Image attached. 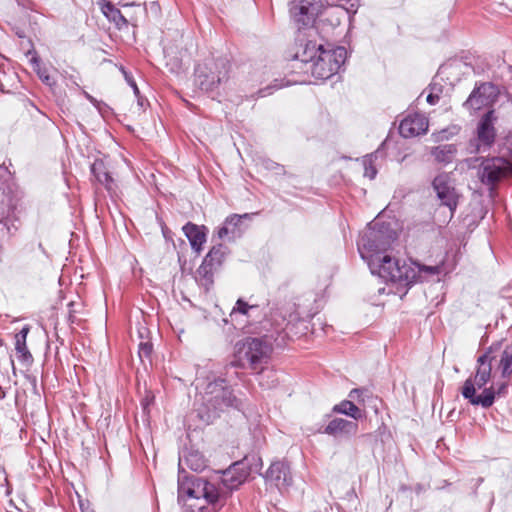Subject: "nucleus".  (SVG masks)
Instances as JSON below:
<instances>
[{
    "label": "nucleus",
    "instance_id": "nucleus-7",
    "mask_svg": "<svg viewBox=\"0 0 512 512\" xmlns=\"http://www.w3.org/2000/svg\"><path fill=\"white\" fill-rule=\"evenodd\" d=\"M229 78V63L219 58L199 64L195 68V85L206 93H213Z\"/></svg>",
    "mask_w": 512,
    "mask_h": 512
},
{
    "label": "nucleus",
    "instance_id": "nucleus-14",
    "mask_svg": "<svg viewBox=\"0 0 512 512\" xmlns=\"http://www.w3.org/2000/svg\"><path fill=\"white\" fill-rule=\"evenodd\" d=\"M507 390V382H500L496 386L484 388L480 394H477L474 393V386L469 382L465 389H461V394L471 405L489 408L494 404L496 397L506 396Z\"/></svg>",
    "mask_w": 512,
    "mask_h": 512
},
{
    "label": "nucleus",
    "instance_id": "nucleus-17",
    "mask_svg": "<svg viewBox=\"0 0 512 512\" xmlns=\"http://www.w3.org/2000/svg\"><path fill=\"white\" fill-rule=\"evenodd\" d=\"M263 477L267 485L274 486L278 490L287 488L292 484L290 467L284 461L272 462Z\"/></svg>",
    "mask_w": 512,
    "mask_h": 512
},
{
    "label": "nucleus",
    "instance_id": "nucleus-39",
    "mask_svg": "<svg viewBox=\"0 0 512 512\" xmlns=\"http://www.w3.org/2000/svg\"><path fill=\"white\" fill-rule=\"evenodd\" d=\"M153 351V346L150 342H141L139 344V357L141 359L143 358H150Z\"/></svg>",
    "mask_w": 512,
    "mask_h": 512
},
{
    "label": "nucleus",
    "instance_id": "nucleus-24",
    "mask_svg": "<svg viewBox=\"0 0 512 512\" xmlns=\"http://www.w3.org/2000/svg\"><path fill=\"white\" fill-rule=\"evenodd\" d=\"M91 173L95 177V179L101 185H103L109 192L114 190V180L111 177L102 159H96L91 164Z\"/></svg>",
    "mask_w": 512,
    "mask_h": 512
},
{
    "label": "nucleus",
    "instance_id": "nucleus-19",
    "mask_svg": "<svg viewBox=\"0 0 512 512\" xmlns=\"http://www.w3.org/2000/svg\"><path fill=\"white\" fill-rule=\"evenodd\" d=\"M428 130V120L421 114L406 116L399 125V133L404 138H412L425 134Z\"/></svg>",
    "mask_w": 512,
    "mask_h": 512
},
{
    "label": "nucleus",
    "instance_id": "nucleus-37",
    "mask_svg": "<svg viewBox=\"0 0 512 512\" xmlns=\"http://www.w3.org/2000/svg\"><path fill=\"white\" fill-rule=\"evenodd\" d=\"M263 167L267 171H273L275 175H283L285 173L284 166L266 158L258 159V166Z\"/></svg>",
    "mask_w": 512,
    "mask_h": 512
},
{
    "label": "nucleus",
    "instance_id": "nucleus-29",
    "mask_svg": "<svg viewBox=\"0 0 512 512\" xmlns=\"http://www.w3.org/2000/svg\"><path fill=\"white\" fill-rule=\"evenodd\" d=\"M102 11L109 21L113 22L119 29L128 24L121 11L109 1L103 4Z\"/></svg>",
    "mask_w": 512,
    "mask_h": 512
},
{
    "label": "nucleus",
    "instance_id": "nucleus-8",
    "mask_svg": "<svg viewBox=\"0 0 512 512\" xmlns=\"http://www.w3.org/2000/svg\"><path fill=\"white\" fill-rule=\"evenodd\" d=\"M184 496L196 500L203 498L209 504H216L220 498V491L214 484L202 477L196 475L186 476L180 472L178 477L179 503L184 500Z\"/></svg>",
    "mask_w": 512,
    "mask_h": 512
},
{
    "label": "nucleus",
    "instance_id": "nucleus-48",
    "mask_svg": "<svg viewBox=\"0 0 512 512\" xmlns=\"http://www.w3.org/2000/svg\"><path fill=\"white\" fill-rule=\"evenodd\" d=\"M85 94V97L93 104L96 103V99L94 97H92L90 94H88L87 92L84 93Z\"/></svg>",
    "mask_w": 512,
    "mask_h": 512
},
{
    "label": "nucleus",
    "instance_id": "nucleus-5",
    "mask_svg": "<svg viewBox=\"0 0 512 512\" xmlns=\"http://www.w3.org/2000/svg\"><path fill=\"white\" fill-rule=\"evenodd\" d=\"M370 269L371 274L378 276L385 283L398 284L404 288H409L413 285L415 279V272L409 265L404 263L400 265L398 259L392 258L386 253L373 257L365 261Z\"/></svg>",
    "mask_w": 512,
    "mask_h": 512
},
{
    "label": "nucleus",
    "instance_id": "nucleus-51",
    "mask_svg": "<svg viewBox=\"0 0 512 512\" xmlns=\"http://www.w3.org/2000/svg\"><path fill=\"white\" fill-rule=\"evenodd\" d=\"M258 465H262V460H261V458H258Z\"/></svg>",
    "mask_w": 512,
    "mask_h": 512
},
{
    "label": "nucleus",
    "instance_id": "nucleus-41",
    "mask_svg": "<svg viewBox=\"0 0 512 512\" xmlns=\"http://www.w3.org/2000/svg\"><path fill=\"white\" fill-rule=\"evenodd\" d=\"M503 149L507 150L508 155L512 158V132H509L503 141Z\"/></svg>",
    "mask_w": 512,
    "mask_h": 512
},
{
    "label": "nucleus",
    "instance_id": "nucleus-25",
    "mask_svg": "<svg viewBox=\"0 0 512 512\" xmlns=\"http://www.w3.org/2000/svg\"><path fill=\"white\" fill-rule=\"evenodd\" d=\"M226 253L227 248L223 244L214 245L204 257L203 261L209 264L210 268L217 270L221 267Z\"/></svg>",
    "mask_w": 512,
    "mask_h": 512
},
{
    "label": "nucleus",
    "instance_id": "nucleus-47",
    "mask_svg": "<svg viewBox=\"0 0 512 512\" xmlns=\"http://www.w3.org/2000/svg\"><path fill=\"white\" fill-rule=\"evenodd\" d=\"M137 97V101H138V105L143 108L144 105H145V99L143 97H141L140 95L139 96H136Z\"/></svg>",
    "mask_w": 512,
    "mask_h": 512
},
{
    "label": "nucleus",
    "instance_id": "nucleus-52",
    "mask_svg": "<svg viewBox=\"0 0 512 512\" xmlns=\"http://www.w3.org/2000/svg\"><path fill=\"white\" fill-rule=\"evenodd\" d=\"M0 90H1V92H4L2 84H0Z\"/></svg>",
    "mask_w": 512,
    "mask_h": 512
},
{
    "label": "nucleus",
    "instance_id": "nucleus-32",
    "mask_svg": "<svg viewBox=\"0 0 512 512\" xmlns=\"http://www.w3.org/2000/svg\"><path fill=\"white\" fill-rule=\"evenodd\" d=\"M32 63L39 79L47 86L53 87L56 84V80L48 73V69L40 65L38 58L33 57Z\"/></svg>",
    "mask_w": 512,
    "mask_h": 512
},
{
    "label": "nucleus",
    "instance_id": "nucleus-31",
    "mask_svg": "<svg viewBox=\"0 0 512 512\" xmlns=\"http://www.w3.org/2000/svg\"><path fill=\"white\" fill-rule=\"evenodd\" d=\"M186 465L195 472L203 471L207 464L204 456L198 451H191L185 456Z\"/></svg>",
    "mask_w": 512,
    "mask_h": 512
},
{
    "label": "nucleus",
    "instance_id": "nucleus-27",
    "mask_svg": "<svg viewBox=\"0 0 512 512\" xmlns=\"http://www.w3.org/2000/svg\"><path fill=\"white\" fill-rule=\"evenodd\" d=\"M332 412L346 415L356 421L363 417L362 411L351 400H343L334 405Z\"/></svg>",
    "mask_w": 512,
    "mask_h": 512
},
{
    "label": "nucleus",
    "instance_id": "nucleus-49",
    "mask_svg": "<svg viewBox=\"0 0 512 512\" xmlns=\"http://www.w3.org/2000/svg\"><path fill=\"white\" fill-rule=\"evenodd\" d=\"M378 292H379V294H383V293H385V288H380V289L378 290Z\"/></svg>",
    "mask_w": 512,
    "mask_h": 512
},
{
    "label": "nucleus",
    "instance_id": "nucleus-42",
    "mask_svg": "<svg viewBox=\"0 0 512 512\" xmlns=\"http://www.w3.org/2000/svg\"><path fill=\"white\" fill-rule=\"evenodd\" d=\"M123 72H124V75H125V78H126L128 84L133 89L135 96H139V88H138L136 82L134 81V79L132 77L128 76V74L125 71H123Z\"/></svg>",
    "mask_w": 512,
    "mask_h": 512
},
{
    "label": "nucleus",
    "instance_id": "nucleus-21",
    "mask_svg": "<svg viewBox=\"0 0 512 512\" xmlns=\"http://www.w3.org/2000/svg\"><path fill=\"white\" fill-rule=\"evenodd\" d=\"M341 23L340 17L337 15L335 8H324L321 9L319 16L316 18L315 23L312 27H309L308 30L315 31L316 33H328L329 30H332L338 27Z\"/></svg>",
    "mask_w": 512,
    "mask_h": 512
},
{
    "label": "nucleus",
    "instance_id": "nucleus-11",
    "mask_svg": "<svg viewBox=\"0 0 512 512\" xmlns=\"http://www.w3.org/2000/svg\"><path fill=\"white\" fill-rule=\"evenodd\" d=\"M501 342H494L476 359L475 373L464 381L462 389H465L470 382L476 389L483 390L492 378V363L497 359V350L500 348Z\"/></svg>",
    "mask_w": 512,
    "mask_h": 512
},
{
    "label": "nucleus",
    "instance_id": "nucleus-50",
    "mask_svg": "<svg viewBox=\"0 0 512 512\" xmlns=\"http://www.w3.org/2000/svg\"><path fill=\"white\" fill-rule=\"evenodd\" d=\"M174 66H175V69H178V68H179V63H178V61H176V62L174 63Z\"/></svg>",
    "mask_w": 512,
    "mask_h": 512
},
{
    "label": "nucleus",
    "instance_id": "nucleus-12",
    "mask_svg": "<svg viewBox=\"0 0 512 512\" xmlns=\"http://www.w3.org/2000/svg\"><path fill=\"white\" fill-rule=\"evenodd\" d=\"M322 8L321 0L289 1V13L299 31L312 27ZM299 34L301 35L300 32Z\"/></svg>",
    "mask_w": 512,
    "mask_h": 512
},
{
    "label": "nucleus",
    "instance_id": "nucleus-45",
    "mask_svg": "<svg viewBox=\"0 0 512 512\" xmlns=\"http://www.w3.org/2000/svg\"><path fill=\"white\" fill-rule=\"evenodd\" d=\"M29 333V327L24 326L16 335L15 338L26 340L27 335Z\"/></svg>",
    "mask_w": 512,
    "mask_h": 512
},
{
    "label": "nucleus",
    "instance_id": "nucleus-6",
    "mask_svg": "<svg viewBox=\"0 0 512 512\" xmlns=\"http://www.w3.org/2000/svg\"><path fill=\"white\" fill-rule=\"evenodd\" d=\"M17 198L13 191L11 172L5 166H0V224H3L9 235L15 234L18 230L15 216Z\"/></svg>",
    "mask_w": 512,
    "mask_h": 512
},
{
    "label": "nucleus",
    "instance_id": "nucleus-26",
    "mask_svg": "<svg viewBox=\"0 0 512 512\" xmlns=\"http://www.w3.org/2000/svg\"><path fill=\"white\" fill-rule=\"evenodd\" d=\"M457 152V147L454 144H443L437 147H434L431 151L432 156L436 161L440 163H451L455 154Z\"/></svg>",
    "mask_w": 512,
    "mask_h": 512
},
{
    "label": "nucleus",
    "instance_id": "nucleus-22",
    "mask_svg": "<svg viewBox=\"0 0 512 512\" xmlns=\"http://www.w3.org/2000/svg\"><path fill=\"white\" fill-rule=\"evenodd\" d=\"M182 230L189 240L191 248L199 254L202 251L203 244L206 242L207 228L204 225L199 226L188 222L183 226Z\"/></svg>",
    "mask_w": 512,
    "mask_h": 512
},
{
    "label": "nucleus",
    "instance_id": "nucleus-30",
    "mask_svg": "<svg viewBox=\"0 0 512 512\" xmlns=\"http://www.w3.org/2000/svg\"><path fill=\"white\" fill-rule=\"evenodd\" d=\"M409 268L414 270V272L416 274L415 279L413 280V284L418 281H422L424 278L423 274L434 276V275H439L442 271V266H440V265L429 266V265L419 264L416 262H412L411 264H409Z\"/></svg>",
    "mask_w": 512,
    "mask_h": 512
},
{
    "label": "nucleus",
    "instance_id": "nucleus-10",
    "mask_svg": "<svg viewBox=\"0 0 512 512\" xmlns=\"http://www.w3.org/2000/svg\"><path fill=\"white\" fill-rule=\"evenodd\" d=\"M477 175L480 182L492 192L499 182L512 177V163L503 156L485 158L478 167Z\"/></svg>",
    "mask_w": 512,
    "mask_h": 512
},
{
    "label": "nucleus",
    "instance_id": "nucleus-46",
    "mask_svg": "<svg viewBox=\"0 0 512 512\" xmlns=\"http://www.w3.org/2000/svg\"><path fill=\"white\" fill-rule=\"evenodd\" d=\"M439 101V96L438 95H435V94H432L430 93L428 96H427V102L431 105H435L436 103H438Z\"/></svg>",
    "mask_w": 512,
    "mask_h": 512
},
{
    "label": "nucleus",
    "instance_id": "nucleus-38",
    "mask_svg": "<svg viewBox=\"0 0 512 512\" xmlns=\"http://www.w3.org/2000/svg\"><path fill=\"white\" fill-rule=\"evenodd\" d=\"M284 86H285V84L283 83L282 80L280 81L278 79H274L273 84L268 85L266 87L258 88L257 95H258V97H266V96L271 95L274 91H276Z\"/></svg>",
    "mask_w": 512,
    "mask_h": 512
},
{
    "label": "nucleus",
    "instance_id": "nucleus-35",
    "mask_svg": "<svg viewBox=\"0 0 512 512\" xmlns=\"http://www.w3.org/2000/svg\"><path fill=\"white\" fill-rule=\"evenodd\" d=\"M377 158V152L366 155L363 157L364 176L369 179H374L377 174V170L374 167V160Z\"/></svg>",
    "mask_w": 512,
    "mask_h": 512
},
{
    "label": "nucleus",
    "instance_id": "nucleus-9",
    "mask_svg": "<svg viewBox=\"0 0 512 512\" xmlns=\"http://www.w3.org/2000/svg\"><path fill=\"white\" fill-rule=\"evenodd\" d=\"M195 387L200 394H203V400L208 408L211 407L215 410H221L223 407H228L233 404L234 397L225 379L218 378L206 382L197 378Z\"/></svg>",
    "mask_w": 512,
    "mask_h": 512
},
{
    "label": "nucleus",
    "instance_id": "nucleus-15",
    "mask_svg": "<svg viewBox=\"0 0 512 512\" xmlns=\"http://www.w3.org/2000/svg\"><path fill=\"white\" fill-rule=\"evenodd\" d=\"M255 213L231 214L223 225L216 231V235L223 241H234L240 238L251 227Z\"/></svg>",
    "mask_w": 512,
    "mask_h": 512
},
{
    "label": "nucleus",
    "instance_id": "nucleus-33",
    "mask_svg": "<svg viewBox=\"0 0 512 512\" xmlns=\"http://www.w3.org/2000/svg\"><path fill=\"white\" fill-rule=\"evenodd\" d=\"M432 185L437 195L441 194L442 191L447 193L449 190L454 189V187L451 186L449 176L445 173L437 175Z\"/></svg>",
    "mask_w": 512,
    "mask_h": 512
},
{
    "label": "nucleus",
    "instance_id": "nucleus-13",
    "mask_svg": "<svg viewBox=\"0 0 512 512\" xmlns=\"http://www.w3.org/2000/svg\"><path fill=\"white\" fill-rule=\"evenodd\" d=\"M496 120L497 117L493 109L488 110L480 118L476 128V138L470 142L474 152H486L494 145L497 135L495 128Z\"/></svg>",
    "mask_w": 512,
    "mask_h": 512
},
{
    "label": "nucleus",
    "instance_id": "nucleus-4",
    "mask_svg": "<svg viewBox=\"0 0 512 512\" xmlns=\"http://www.w3.org/2000/svg\"><path fill=\"white\" fill-rule=\"evenodd\" d=\"M398 235L389 222L374 220L357 242L358 252L363 261L386 253L396 241Z\"/></svg>",
    "mask_w": 512,
    "mask_h": 512
},
{
    "label": "nucleus",
    "instance_id": "nucleus-36",
    "mask_svg": "<svg viewBox=\"0 0 512 512\" xmlns=\"http://www.w3.org/2000/svg\"><path fill=\"white\" fill-rule=\"evenodd\" d=\"M15 350L18 354L19 360L22 362L32 361V355L27 349L26 340L15 338Z\"/></svg>",
    "mask_w": 512,
    "mask_h": 512
},
{
    "label": "nucleus",
    "instance_id": "nucleus-3",
    "mask_svg": "<svg viewBox=\"0 0 512 512\" xmlns=\"http://www.w3.org/2000/svg\"><path fill=\"white\" fill-rule=\"evenodd\" d=\"M254 308L255 305H250L239 298L229 314L230 320H224L225 323L230 321L235 329L241 330L242 334L246 335L235 344L234 364L252 369L256 368V324L250 320V311Z\"/></svg>",
    "mask_w": 512,
    "mask_h": 512
},
{
    "label": "nucleus",
    "instance_id": "nucleus-40",
    "mask_svg": "<svg viewBox=\"0 0 512 512\" xmlns=\"http://www.w3.org/2000/svg\"><path fill=\"white\" fill-rule=\"evenodd\" d=\"M368 391L366 389H362V388H354L350 391L349 393V398L351 399V401H358V402H363L364 401V398H363V395L365 393H367Z\"/></svg>",
    "mask_w": 512,
    "mask_h": 512
},
{
    "label": "nucleus",
    "instance_id": "nucleus-43",
    "mask_svg": "<svg viewBox=\"0 0 512 512\" xmlns=\"http://www.w3.org/2000/svg\"><path fill=\"white\" fill-rule=\"evenodd\" d=\"M205 506L184 504L183 512H204Z\"/></svg>",
    "mask_w": 512,
    "mask_h": 512
},
{
    "label": "nucleus",
    "instance_id": "nucleus-16",
    "mask_svg": "<svg viewBox=\"0 0 512 512\" xmlns=\"http://www.w3.org/2000/svg\"><path fill=\"white\" fill-rule=\"evenodd\" d=\"M496 96L497 93L494 84L489 82L482 83L474 88L463 105L469 110L478 111L483 107L491 105Z\"/></svg>",
    "mask_w": 512,
    "mask_h": 512
},
{
    "label": "nucleus",
    "instance_id": "nucleus-1",
    "mask_svg": "<svg viewBox=\"0 0 512 512\" xmlns=\"http://www.w3.org/2000/svg\"><path fill=\"white\" fill-rule=\"evenodd\" d=\"M302 321L296 304L288 303L281 308L269 309L258 322V366L270 359L275 348H282L287 341L298 335L297 325ZM276 372L269 367L258 368V385L272 388L277 383Z\"/></svg>",
    "mask_w": 512,
    "mask_h": 512
},
{
    "label": "nucleus",
    "instance_id": "nucleus-18",
    "mask_svg": "<svg viewBox=\"0 0 512 512\" xmlns=\"http://www.w3.org/2000/svg\"><path fill=\"white\" fill-rule=\"evenodd\" d=\"M358 424L343 418H332L327 425L318 429L319 433L327 434L334 438L351 437L356 434Z\"/></svg>",
    "mask_w": 512,
    "mask_h": 512
},
{
    "label": "nucleus",
    "instance_id": "nucleus-28",
    "mask_svg": "<svg viewBox=\"0 0 512 512\" xmlns=\"http://www.w3.org/2000/svg\"><path fill=\"white\" fill-rule=\"evenodd\" d=\"M216 270L209 267V264L202 261V264L197 269L196 280L198 284L205 289V291H209L212 287L214 280L213 274Z\"/></svg>",
    "mask_w": 512,
    "mask_h": 512
},
{
    "label": "nucleus",
    "instance_id": "nucleus-23",
    "mask_svg": "<svg viewBox=\"0 0 512 512\" xmlns=\"http://www.w3.org/2000/svg\"><path fill=\"white\" fill-rule=\"evenodd\" d=\"M500 342L501 346L497 350V369L503 379H508L512 376V342L505 345L502 341Z\"/></svg>",
    "mask_w": 512,
    "mask_h": 512
},
{
    "label": "nucleus",
    "instance_id": "nucleus-34",
    "mask_svg": "<svg viewBox=\"0 0 512 512\" xmlns=\"http://www.w3.org/2000/svg\"><path fill=\"white\" fill-rule=\"evenodd\" d=\"M437 197L440 199L442 205L447 206L453 214L458 205V197L455 189L449 190L447 193L442 191Z\"/></svg>",
    "mask_w": 512,
    "mask_h": 512
},
{
    "label": "nucleus",
    "instance_id": "nucleus-2",
    "mask_svg": "<svg viewBox=\"0 0 512 512\" xmlns=\"http://www.w3.org/2000/svg\"><path fill=\"white\" fill-rule=\"evenodd\" d=\"M297 51L292 56L304 65L316 79L327 80L337 74L347 59V50L343 46L317 44L312 40L296 37Z\"/></svg>",
    "mask_w": 512,
    "mask_h": 512
},
{
    "label": "nucleus",
    "instance_id": "nucleus-20",
    "mask_svg": "<svg viewBox=\"0 0 512 512\" xmlns=\"http://www.w3.org/2000/svg\"><path fill=\"white\" fill-rule=\"evenodd\" d=\"M248 475L249 471L246 464L244 462H235L222 472L221 482L224 488L232 491L243 484Z\"/></svg>",
    "mask_w": 512,
    "mask_h": 512
},
{
    "label": "nucleus",
    "instance_id": "nucleus-44",
    "mask_svg": "<svg viewBox=\"0 0 512 512\" xmlns=\"http://www.w3.org/2000/svg\"><path fill=\"white\" fill-rule=\"evenodd\" d=\"M29 333V327L24 326L16 335L15 338L26 340L27 335Z\"/></svg>",
    "mask_w": 512,
    "mask_h": 512
}]
</instances>
